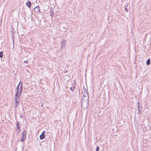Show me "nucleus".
<instances>
[{
    "mask_svg": "<svg viewBox=\"0 0 151 151\" xmlns=\"http://www.w3.org/2000/svg\"><path fill=\"white\" fill-rule=\"evenodd\" d=\"M89 96L87 93L83 94V97L81 101V106L84 109H86L88 106Z\"/></svg>",
    "mask_w": 151,
    "mask_h": 151,
    "instance_id": "nucleus-1",
    "label": "nucleus"
},
{
    "mask_svg": "<svg viewBox=\"0 0 151 151\" xmlns=\"http://www.w3.org/2000/svg\"><path fill=\"white\" fill-rule=\"evenodd\" d=\"M3 56V52L1 51L0 52V58H1Z\"/></svg>",
    "mask_w": 151,
    "mask_h": 151,
    "instance_id": "nucleus-12",
    "label": "nucleus"
},
{
    "mask_svg": "<svg viewBox=\"0 0 151 151\" xmlns=\"http://www.w3.org/2000/svg\"><path fill=\"white\" fill-rule=\"evenodd\" d=\"M66 41L64 40H62L60 42V50H61L65 48Z\"/></svg>",
    "mask_w": 151,
    "mask_h": 151,
    "instance_id": "nucleus-4",
    "label": "nucleus"
},
{
    "mask_svg": "<svg viewBox=\"0 0 151 151\" xmlns=\"http://www.w3.org/2000/svg\"><path fill=\"white\" fill-rule=\"evenodd\" d=\"M19 83H20V87H22L23 84L21 82H20Z\"/></svg>",
    "mask_w": 151,
    "mask_h": 151,
    "instance_id": "nucleus-17",
    "label": "nucleus"
},
{
    "mask_svg": "<svg viewBox=\"0 0 151 151\" xmlns=\"http://www.w3.org/2000/svg\"><path fill=\"white\" fill-rule=\"evenodd\" d=\"M19 122H18L17 123V124H16L17 128H19Z\"/></svg>",
    "mask_w": 151,
    "mask_h": 151,
    "instance_id": "nucleus-14",
    "label": "nucleus"
},
{
    "mask_svg": "<svg viewBox=\"0 0 151 151\" xmlns=\"http://www.w3.org/2000/svg\"><path fill=\"white\" fill-rule=\"evenodd\" d=\"M22 90H19V93H18V94L19 96H20L22 93Z\"/></svg>",
    "mask_w": 151,
    "mask_h": 151,
    "instance_id": "nucleus-15",
    "label": "nucleus"
},
{
    "mask_svg": "<svg viewBox=\"0 0 151 151\" xmlns=\"http://www.w3.org/2000/svg\"><path fill=\"white\" fill-rule=\"evenodd\" d=\"M41 106H43V105H41Z\"/></svg>",
    "mask_w": 151,
    "mask_h": 151,
    "instance_id": "nucleus-21",
    "label": "nucleus"
},
{
    "mask_svg": "<svg viewBox=\"0 0 151 151\" xmlns=\"http://www.w3.org/2000/svg\"><path fill=\"white\" fill-rule=\"evenodd\" d=\"M100 148L99 147H97L96 148V151H99V150Z\"/></svg>",
    "mask_w": 151,
    "mask_h": 151,
    "instance_id": "nucleus-16",
    "label": "nucleus"
},
{
    "mask_svg": "<svg viewBox=\"0 0 151 151\" xmlns=\"http://www.w3.org/2000/svg\"><path fill=\"white\" fill-rule=\"evenodd\" d=\"M27 132L26 131H23L21 134V137L20 141L22 142H24L25 140L26 137Z\"/></svg>",
    "mask_w": 151,
    "mask_h": 151,
    "instance_id": "nucleus-3",
    "label": "nucleus"
},
{
    "mask_svg": "<svg viewBox=\"0 0 151 151\" xmlns=\"http://www.w3.org/2000/svg\"><path fill=\"white\" fill-rule=\"evenodd\" d=\"M139 104H139V102H137V104L138 105V107L139 108L138 109V110L137 111V113L138 114H140V112H141L140 110V109H139V107H140V106H139Z\"/></svg>",
    "mask_w": 151,
    "mask_h": 151,
    "instance_id": "nucleus-8",
    "label": "nucleus"
},
{
    "mask_svg": "<svg viewBox=\"0 0 151 151\" xmlns=\"http://www.w3.org/2000/svg\"><path fill=\"white\" fill-rule=\"evenodd\" d=\"M150 63V59L149 58L147 61L146 64L147 65H149Z\"/></svg>",
    "mask_w": 151,
    "mask_h": 151,
    "instance_id": "nucleus-11",
    "label": "nucleus"
},
{
    "mask_svg": "<svg viewBox=\"0 0 151 151\" xmlns=\"http://www.w3.org/2000/svg\"><path fill=\"white\" fill-rule=\"evenodd\" d=\"M20 83H19V84L17 85V92L19 93V86H20Z\"/></svg>",
    "mask_w": 151,
    "mask_h": 151,
    "instance_id": "nucleus-10",
    "label": "nucleus"
},
{
    "mask_svg": "<svg viewBox=\"0 0 151 151\" xmlns=\"http://www.w3.org/2000/svg\"><path fill=\"white\" fill-rule=\"evenodd\" d=\"M18 92H16L15 95L14 96V99L15 103L14 104V106L15 107H17L18 106L19 103V98L20 96H19Z\"/></svg>",
    "mask_w": 151,
    "mask_h": 151,
    "instance_id": "nucleus-2",
    "label": "nucleus"
},
{
    "mask_svg": "<svg viewBox=\"0 0 151 151\" xmlns=\"http://www.w3.org/2000/svg\"><path fill=\"white\" fill-rule=\"evenodd\" d=\"M20 130V129L19 128H17V133H19Z\"/></svg>",
    "mask_w": 151,
    "mask_h": 151,
    "instance_id": "nucleus-13",
    "label": "nucleus"
},
{
    "mask_svg": "<svg viewBox=\"0 0 151 151\" xmlns=\"http://www.w3.org/2000/svg\"><path fill=\"white\" fill-rule=\"evenodd\" d=\"M75 87H76V85H75L74 84L73 86V87H70V89L72 92H73L74 91Z\"/></svg>",
    "mask_w": 151,
    "mask_h": 151,
    "instance_id": "nucleus-9",
    "label": "nucleus"
},
{
    "mask_svg": "<svg viewBox=\"0 0 151 151\" xmlns=\"http://www.w3.org/2000/svg\"><path fill=\"white\" fill-rule=\"evenodd\" d=\"M125 9L126 11L127 12V9L126 8H125Z\"/></svg>",
    "mask_w": 151,
    "mask_h": 151,
    "instance_id": "nucleus-20",
    "label": "nucleus"
},
{
    "mask_svg": "<svg viewBox=\"0 0 151 151\" xmlns=\"http://www.w3.org/2000/svg\"><path fill=\"white\" fill-rule=\"evenodd\" d=\"M22 90V87H20V88L19 89V90Z\"/></svg>",
    "mask_w": 151,
    "mask_h": 151,
    "instance_id": "nucleus-19",
    "label": "nucleus"
},
{
    "mask_svg": "<svg viewBox=\"0 0 151 151\" xmlns=\"http://www.w3.org/2000/svg\"><path fill=\"white\" fill-rule=\"evenodd\" d=\"M45 131H44L41 134L40 136V138L41 139H42L45 138Z\"/></svg>",
    "mask_w": 151,
    "mask_h": 151,
    "instance_id": "nucleus-6",
    "label": "nucleus"
},
{
    "mask_svg": "<svg viewBox=\"0 0 151 151\" xmlns=\"http://www.w3.org/2000/svg\"><path fill=\"white\" fill-rule=\"evenodd\" d=\"M34 10L35 12L37 13L39 12L40 11L39 6H37L34 8Z\"/></svg>",
    "mask_w": 151,
    "mask_h": 151,
    "instance_id": "nucleus-5",
    "label": "nucleus"
},
{
    "mask_svg": "<svg viewBox=\"0 0 151 151\" xmlns=\"http://www.w3.org/2000/svg\"><path fill=\"white\" fill-rule=\"evenodd\" d=\"M28 60H25V61H24V63H28Z\"/></svg>",
    "mask_w": 151,
    "mask_h": 151,
    "instance_id": "nucleus-18",
    "label": "nucleus"
},
{
    "mask_svg": "<svg viewBox=\"0 0 151 151\" xmlns=\"http://www.w3.org/2000/svg\"><path fill=\"white\" fill-rule=\"evenodd\" d=\"M26 5L27 6H28L29 8H30V6L31 5V3L30 1H28L26 3Z\"/></svg>",
    "mask_w": 151,
    "mask_h": 151,
    "instance_id": "nucleus-7",
    "label": "nucleus"
}]
</instances>
